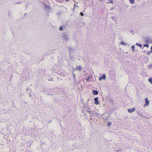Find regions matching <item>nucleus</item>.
Segmentation results:
<instances>
[{"label": "nucleus", "instance_id": "1", "mask_svg": "<svg viewBox=\"0 0 152 152\" xmlns=\"http://www.w3.org/2000/svg\"><path fill=\"white\" fill-rule=\"evenodd\" d=\"M145 42L148 43H152V40L151 38L150 37H146L145 38Z\"/></svg>", "mask_w": 152, "mask_h": 152}, {"label": "nucleus", "instance_id": "13", "mask_svg": "<svg viewBox=\"0 0 152 152\" xmlns=\"http://www.w3.org/2000/svg\"><path fill=\"white\" fill-rule=\"evenodd\" d=\"M130 3L132 4H133L134 3V0H129Z\"/></svg>", "mask_w": 152, "mask_h": 152}, {"label": "nucleus", "instance_id": "2", "mask_svg": "<svg viewBox=\"0 0 152 152\" xmlns=\"http://www.w3.org/2000/svg\"><path fill=\"white\" fill-rule=\"evenodd\" d=\"M98 97H96L95 98L94 100V103L96 105H97L99 104V102L98 101Z\"/></svg>", "mask_w": 152, "mask_h": 152}, {"label": "nucleus", "instance_id": "11", "mask_svg": "<svg viewBox=\"0 0 152 152\" xmlns=\"http://www.w3.org/2000/svg\"><path fill=\"white\" fill-rule=\"evenodd\" d=\"M136 45L138 46L139 47H140V48H142V45L141 44H139L138 43H136Z\"/></svg>", "mask_w": 152, "mask_h": 152}, {"label": "nucleus", "instance_id": "26", "mask_svg": "<svg viewBox=\"0 0 152 152\" xmlns=\"http://www.w3.org/2000/svg\"><path fill=\"white\" fill-rule=\"evenodd\" d=\"M9 15H10V14L11 13V12L10 11H9Z\"/></svg>", "mask_w": 152, "mask_h": 152}, {"label": "nucleus", "instance_id": "32", "mask_svg": "<svg viewBox=\"0 0 152 152\" xmlns=\"http://www.w3.org/2000/svg\"><path fill=\"white\" fill-rule=\"evenodd\" d=\"M100 1H102L103 0H99Z\"/></svg>", "mask_w": 152, "mask_h": 152}, {"label": "nucleus", "instance_id": "6", "mask_svg": "<svg viewBox=\"0 0 152 152\" xmlns=\"http://www.w3.org/2000/svg\"><path fill=\"white\" fill-rule=\"evenodd\" d=\"M93 94L94 95H97L98 94V91L96 90H94L93 91Z\"/></svg>", "mask_w": 152, "mask_h": 152}, {"label": "nucleus", "instance_id": "14", "mask_svg": "<svg viewBox=\"0 0 152 152\" xmlns=\"http://www.w3.org/2000/svg\"><path fill=\"white\" fill-rule=\"evenodd\" d=\"M112 124V123L110 122H108L107 123V125L108 126H110Z\"/></svg>", "mask_w": 152, "mask_h": 152}, {"label": "nucleus", "instance_id": "28", "mask_svg": "<svg viewBox=\"0 0 152 152\" xmlns=\"http://www.w3.org/2000/svg\"><path fill=\"white\" fill-rule=\"evenodd\" d=\"M113 9H114V8H113V7H112V8H111L110 9V10H113Z\"/></svg>", "mask_w": 152, "mask_h": 152}, {"label": "nucleus", "instance_id": "31", "mask_svg": "<svg viewBox=\"0 0 152 152\" xmlns=\"http://www.w3.org/2000/svg\"><path fill=\"white\" fill-rule=\"evenodd\" d=\"M28 152H31V151H28Z\"/></svg>", "mask_w": 152, "mask_h": 152}, {"label": "nucleus", "instance_id": "18", "mask_svg": "<svg viewBox=\"0 0 152 152\" xmlns=\"http://www.w3.org/2000/svg\"><path fill=\"white\" fill-rule=\"evenodd\" d=\"M151 53H152V51L151 50L149 52H147V55H149Z\"/></svg>", "mask_w": 152, "mask_h": 152}, {"label": "nucleus", "instance_id": "21", "mask_svg": "<svg viewBox=\"0 0 152 152\" xmlns=\"http://www.w3.org/2000/svg\"><path fill=\"white\" fill-rule=\"evenodd\" d=\"M109 3H112V4H113V1L112 0H110V1H109Z\"/></svg>", "mask_w": 152, "mask_h": 152}, {"label": "nucleus", "instance_id": "30", "mask_svg": "<svg viewBox=\"0 0 152 152\" xmlns=\"http://www.w3.org/2000/svg\"><path fill=\"white\" fill-rule=\"evenodd\" d=\"M69 1V0H66V1H67V2L68 1Z\"/></svg>", "mask_w": 152, "mask_h": 152}, {"label": "nucleus", "instance_id": "15", "mask_svg": "<svg viewBox=\"0 0 152 152\" xmlns=\"http://www.w3.org/2000/svg\"><path fill=\"white\" fill-rule=\"evenodd\" d=\"M143 45L144 47H147L148 48L149 47V45L148 44H144Z\"/></svg>", "mask_w": 152, "mask_h": 152}, {"label": "nucleus", "instance_id": "10", "mask_svg": "<svg viewBox=\"0 0 152 152\" xmlns=\"http://www.w3.org/2000/svg\"><path fill=\"white\" fill-rule=\"evenodd\" d=\"M102 79H103L104 80H105L106 78V75L105 74H103L102 76Z\"/></svg>", "mask_w": 152, "mask_h": 152}, {"label": "nucleus", "instance_id": "24", "mask_svg": "<svg viewBox=\"0 0 152 152\" xmlns=\"http://www.w3.org/2000/svg\"><path fill=\"white\" fill-rule=\"evenodd\" d=\"M112 20H115V18L114 17H112Z\"/></svg>", "mask_w": 152, "mask_h": 152}, {"label": "nucleus", "instance_id": "23", "mask_svg": "<svg viewBox=\"0 0 152 152\" xmlns=\"http://www.w3.org/2000/svg\"><path fill=\"white\" fill-rule=\"evenodd\" d=\"M20 3H21V2L19 1V2H17L16 4H19Z\"/></svg>", "mask_w": 152, "mask_h": 152}, {"label": "nucleus", "instance_id": "7", "mask_svg": "<svg viewBox=\"0 0 152 152\" xmlns=\"http://www.w3.org/2000/svg\"><path fill=\"white\" fill-rule=\"evenodd\" d=\"M121 44L124 46H126L127 45V43L126 42H124L123 41H121L120 42Z\"/></svg>", "mask_w": 152, "mask_h": 152}, {"label": "nucleus", "instance_id": "5", "mask_svg": "<svg viewBox=\"0 0 152 152\" xmlns=\"http://www.w3.org/2000/svg\"><path fill=\"white\" fill-rule=\"evenodd\" d=\"M82 67L81 66H77V67L76 69H75L77 70H78V71H80L81 70H82Z\"/></svg>", "mask_w": 152, "mask_h": 152}, {"label": "nucleus", "instance_id": "12", "mask_svg": "<svg viewBox=\"0 0 152 152\" xmlns=\"http://www.w3.org/2000/svg\"><path fill=\"white\" fill-rule=\"evenodd\" d=\"M148 81L152 84V78H149L148 80Z\"/></svg>", "mask_w": 152, "mask_h": 152}, {"label": "nucleus", "instance_id": "25", "mask_svg": "<svg viewBox=\"0 0 152 152\" xmlns=\"http://www.w3.org/2000/svg\"><path fill=\"white\" fill-rule=\"evenodd\" d=\"M89 112L90 114H91V113H92V112H91V111H89Z\"/></svg>", "mask_w": 152, "mask_h": 152}, {"label": "nucleus", "instance_id": "16", "mask_svg": "<svg viewBox=\"0 0 152 152\" xmlns=\"http://www.w3.org/2000/svg\"><path fill=\"white\" fill-rule=\"evenodd\" d=\"M134 48H135V47H134V45H133L132 46V51H133L134 50Z\"/></svg>", "mask_w": 152, "mask_h": 152}, {"label": "nucleus", "instance_id": "9", "mask_svg": "<svg viewBox=\"0 0 152 152\" xmlns=\"http://www.w3.org/2000/svg\"><path fill=\"white\" fill-rule=\"evenodd\" d=\"M91 78V76H89L88 78L86 79L87 81L88 82H90L91 81V80H90Z\"/></svg>", "mask_w": 152, "mask_h": 152}, {"label": "nucleus", "instance_id": "4", "mask_svg": "<svg viewBox=\"0 0 152 152\" xmlns=\"http://www.w3.org/2000/svg\"><path fill=\"white\" fill-rule=\"evenodd\" d=\"M135 109L134 107L132 108V109H128V111L129 113H132L133 112H134L135 111Z\"/></svg>", "mask_w": 152, "mask_h": 152}, {"label": "nucleus", "instance_id": "17", "mask_svg": "<svg viewBox=\"0 0 152 152\" xmlns=\"http://www.w3.org/2000/svg\"><path fill=\"white\" fill-rule=\"evenodd\" d=\"M59 29L60 31H61L63 30V28L62 26H61L59 27Z\"/></svg>", "mask_w": 152, "mask_h": 152}, {"label": "nucleus", "instance_id": "8", "mask_svg": "<svg viewBox=\"0 0 152 152\" xmlns=\"http://www.w3.org/2000/svg\"><path fill=\"white\" fill-rule=\"evenodd\" d=\"M31 88H27V89H26V91H27V93H29L30 94V92L31 91Z\"/></svg>", "mask_w": 152, "mask_h": 152}, {"label": "nucleus", "instance_id": "22", "mask_svg": "<svg viewBox=\"0 0 152 152\" xmlns=\"http://www.w3.org/2000/svg\"><path fill=\"white\" fill-rule=\"evenodd\" d=\"M80 15H81V16H83V13L82 12H80Z\"/></svg>", "mask_w": 152, "mask_h": 152}, {"label": "nucleus", "instance_id": "27", "mask_svg": "<svg viewBox=\"0 0 152 152\" xmlns=\"http://www.w3.org/2000/svg\"><path fill=\"white\" fill-rule=\"evenodd\" d=\"M29 97H31V94H30H30H29Z\"/></svg>", "mask_w": 152, "mask_h": 152}, {"label": "nucleus", "instance_id": "19", "mask_svg": "<svg viewBox=\"0 0 152 152\" xmlns=\"http://www.w3.org/2000/svg\"><path fill=\"white\" fill-rule=\"evenodd\" d=\"M73 77L74 78V79H75V75L74 73H73Z\"/></svg>", "mask_w": 152, "mask_h": 152}, {"label": "nucleus", "instance_id": "20", "mask_svg": "<svg viewBox=\"0 0 152 152\" xmlns=\"http://www.w3.org/2000/svg\"><path fill=\"white\" fill-rule=\"evenodd\" d=\"M99 80L100 81L102 80V77H99Z\"/></svg>", "mask_w": 152, "mask_h": 152}, {"label": "nucleus", "instance_id": "3", "mask_svg": "<svg viewBox=\"0 0 152 152\" xmlns=\"http://www.w3.org/2000/svg\"><path fill=\"white\" fill-rule=\"evenodd\" d=\"M145 104L146 105V106H148L149 105V102L148 100V98L146 97V98H145Z\"/></svg>", "mask_w": 152, "mask_h": 152}, {"label": "nucleus", "instance_id": "29", "mask_svg": "<svg viewBox=\"0 0 152 152\" xmlns=\"http://www.w3.org/2000/svg\"><path fill=\"white\" fill-rule=\"evenodd\" d=\"M151 50L152 51V46L151 47Z\"/></svg>", "mask_w": 152, "mask_h": 152}]
</instances>
